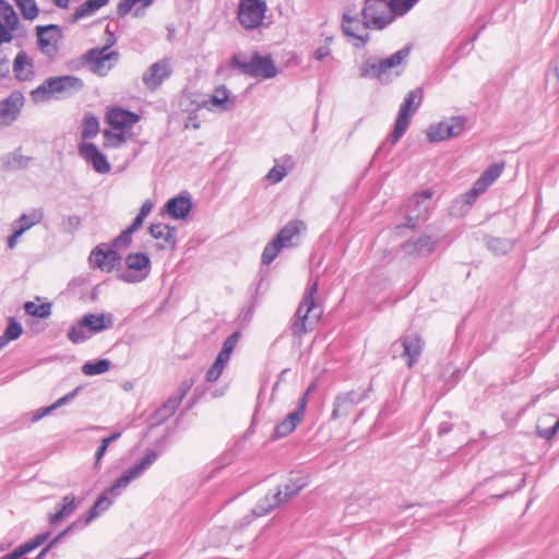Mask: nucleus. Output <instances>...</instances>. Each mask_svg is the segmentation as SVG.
Instances as JSON below:
<instances>
[{"mask_svg": "<svg viewBox=\"0 0 559 559\" xmlns=\"http://www.w3.org/2000/svg\"><path fill=\"white\" fill-rule=\"evenodd\" d=\"M424 92L421 87L409 91L400 106L394 129L391 134L379 145L376 155L386 156L391 148L405 134L413 115L421 105Z\"/></svg>", "mask_w": 559, "mask_h": 559, "instance_id": "1", "label": "nucleus"}, {"mask_svg": "<svg viewBox=\"0 0 559 559\" xmlns=\"http://www.w3.org/2000/svg\"><path fill=\"white\" fill-rule=\"evenodd\" d=\"M317 293L318 283L314 282L305 293L290 321V331L296 337L301 338L309 331H312L322 317L323 309L314 299Z\"/></svg>", "mask_w": 559, "mask_h": 559, "instance_id": "2", "label": "nucleus"}, {"mask_svg": "<svg viewBox=\"0 0 559 559\" xmlns=\"http://www.w3.org/2000/svg\"><path fill=\"white\" fill-rule=\"evenodd\" d=\"M84 88L82 79L75 75H60L46 79L31 92L34 102L48 99L53 95L72 96Z\"/></svg>", "mask_w": 559, "mask_h": 559, "instance_id": "3", "label": "nucleus"}, {"mask_svg": "<svg viewBox=\"0 0 559 559\" xmlns=\"http://www.w3.org/2000/svg\"><path fill=\"white\" fill-rule=\"evenodd\" d=\"M230 67L250 78L272 79L278 73L272 56H261L258 51L252 53L250 60H245L240 53L233 55Z\"/></svg>", "mask_w": 559, "mask_h": 559, "instance_id": "4", "label": "nucleus"}, {"mask_svg": "<svg viewBox=\"0 0 559 559\" xmlns=\"http://www.w3.org/2000/svg\"><path fill=\"white\" fill-rule=\"evenodd\" d=\"M411 45H406L402 49L395 51L388 58L378 59V58H368L360 66L359 73L361 78H374L378 79L382 83H388L385 80V74L388 70L400 66L411 52Z\"/></svg>", "mask_w": 559, "mask_h": 559, "instance_id": "5", "label": "nucleus"}, {"mask_svg": "<svg viewBox=\"0 0 559 559\" xmlns=\"http://www.w3.org/2000/svg\"><path fill=\"white\" fill-rule=\"evenodd\" d=\"M362 25L365 28L382 31L393 23V15L389 12V1L365 0L361 10Z\"/></svg>", "mask_w": 559, "mask_h": 559, "instance_id": "6", "label": "nucleus"}, {"mask_svg": "<svg viewBox=\"0 0 559 559\" xmlns=\"http://www.w3.org/2000/svg\"><path fill=\"white\" fill-rule=\"evenodd\" d=\"M127 271L118 275L124 283L134 284L144 281L151 272V259L146 253L135 252L126 257Z\"/></svg>", "mask_w": 559, "mask_h": 559, "instance_id": "7", "label": "nucleus"}, {"mask_svg": "<svg viewBox=\"0 0 559 559\" xmlns=\"http://www.w3.org/2000/svg\"><path fill=\"white\" fill-rule=\"evenodd\" d=\"M266 8L264 0H240L237 19L246 29H255L262 24Z\"/></svg>", "mask_w": 559, "mask_h": 559, "instance_id": "8", "label": "nucleus"}, {"mask_svg": "<svg viewBox=\"0 0 559 559\" xmlns=\"http://www.w3.org/2000/svg\"><path fill=\"white\" fill-rule=\"evenodd\" d=\"M371 390L372 385L369 384L367 389L350 390L348 392L338 393L334 397L331 418L336 420L342 417H347L357 404L368 399Z\"/></svg>", "mask_w": 559, "mask_h": 559, "instance_id": "9", "label": "nucleus"}, {"mask_svg": "<svg viewBox=\"0 0 559 559\" xmlns=\"http://www.w3.org/2000/svg\"><path fill=\"white\" fill-rule=\"evenodd\" d=\"M466 122L464 116L450 117L439 123L431 124L427 131V138L429 142L437 143L459 136L465 130Z\"/></svg>", "mask_w": 559, "mask_h": 559, "instance_id": "10", "label": "nucleus"}, {"mask_svg": "<svg viewBox=\"0 0 559 559\" xmlns=\"http://www.w3.org/2000/svg\"><path fill=\"white\" fill-rule=\"evenodd\" d=\"M432 195L433 191L431 189H425L408 198L406 202L407 214L406 223L403 225L404 227L415 229L418 219L425 221L427 218L429 202Z\"/></svg>", "mask_w": 559, "mask_h": 559, "instance_id": "11", "label": "nucleus"}, {"mask_svg": "<svg viewBox=\"0 0 559 559\" xmlns=\"http://www.w3.org/2000/svg\"><path fill=\"white\" fill-rule=\"evenodd\" d=\"M157 457L158 453L155 450H150L135 465L117 478L107 491L114 496H119V490L121 488H127L133 479L140 477L145 469H147L157 460Z\"/></svg>", "mask_w": 559, "mask_h": 559, "instance_id": "12", "label": "nucleus"}, {"mask_svg": "<svg viewBox=\"0 0 559 559\" xmlns=\"http://www.w3.org/2000/svg\"><path fill=\"white\" fill-rule=\"evenodd\" d=\"M311 388H309L302 396L298 400L297 407L290 412L280 424H277L272 433L273 440H278L290 435L297 426L302 421L306 413L308 395Z\"/></svg>", "mask_w": 559, "mask_h": 559, "instance_id": "13", "label": "nucleus"}, {"mask_svg": "<svg viewBox=\"0 0 559 559\" xmlns=\"http://www.w3.org/2000/svg\"><path fill=\"white\" fill-rule=\"evenodd\" d=\"M122 258L118 250L108 248L107 243H99L96 246L88 258L90 266L92 269H99L104 272H111L120 264Z\"/></svg>", "mask_w": 559, "mask_h": 559, "instance_id": "14", "label": "nucleus"}, {"mask_svg": "<svg viewBox=\"0 0 559 559\" xmlns=\"http://www.w3.org/2000/svg\"><path fill=\"white\" fill-rule=\"evenodd\" d=\"M82 59L90 64L92 72L103 76L112 68V64L107 62L112 59L117 61L118 52L107 51L106 48H92L82 56Z\"/></svg>", "mask_w": 559, "mask_h": 559, "instance_id": "15", "label": "nucleus"}, {"mask_svg": "<svg viewBox=\"0 0 559 559\" xmlns=\"http://www.w3.org/2000/svg\"><path fill=\"white\" fill-rule=\"evenodd\" d=\"M438 239L429 235H420L417 238L408 239L402 245L405 255L412 258H424L431 254L437 246Z\"/></svg>", "mask_w": 559, "mask_h": 559, "instance_id": "16", "label": "nucleus"}, {"mask_svg": "<svg viewBox=\"0 0 559 559\" xmlns=\"http://www.w3.org/2000/svg\"><path fill=\"white\" fill-rule=\"evenodd\" d=\"M24 105V95L13 91L5 99L0 102V127L11 126L19 117Z\"/></svg>", "mask_w": 559, "mask_h": 559, "instance_id": "17", "label": "nucleus"}, {"mask_svg": "<svg viewBox=\"0 0 559 559\" xmlns=\"http://www.w3.org/2000/svg\"><path fill=\"white\" fill-rule=\"evenodd\" d=\"M81 157L92 165L93 169L102 175L108 174L111 169L106 155L99 151L93 142H85L79 146Z\"/></svg>", "mask_w": 559, "mask_h": 559, "instance_id": "18", "label": "nucleus"}, {"mask_svg": "<svg viewBox=\"0 0 559 559\" xmlns=\"http://www.w3.org/2000/svg\"><path fill=\"white\" fill-rule=\"evenodd\" d=\"M403 347V357L406 358V365L412 368L420 358L424 342L418 333H406L399 338Z\"/></svg>", "mask_w": 559, "mask_h": 559, "instance_id": "19", "label": "nucleus"}, {"mask_svg": "<svg viewBox=\"0 0 559 559\" xmlns=\"http://www.w3.org/2000/svg\"><path fill=\"white\" fill-rule=\"evenodd\" d=\"M171 72L169 62L165 59L159 60L148 67L142 80L148 88L155 90L171 75Z\"/></svg>", "mask_w": 559, "mask_h": 559, "instance_id": "20", "label": "nucleus"}, {"mask_svg": "<svg viewBox=\"0 0 559 559\" xmlns=\"http://www.w3.org/2000/svg\"><path fill=\"white\" fill-rule=\"evenodd\" d=\"M115 322L112 313H93L88 312L82 317V324L87 326V332H92L93 335L102 333L108 329H111Z\"/></svg>", "mask_w": 559, "mask_h": 559, "instance_id": "21", "label": "nucleus"}, {"mask_svg": "<svg viewBox=\"0 0 559 559\" xmlns=\"http://www.w3.org/2000/svg\"><path fill=\"white\" fill-rule=\"evenodd\" d=\"M106 119L114 129L122 131L135 124L140 116L131 110L116 107L108 111Z\"/></svg>", "mask_w": 559, "mask_h": 559, "instance_id": "22", "label": "nucleus"}, {"mask_svg": "<svg viewBox=\"0 0 559 559\" xmlns=\"http://www.w3.org/2000/svg\"><path fill=\"white\" fill-rule=\"evenodd\" d=\"M148 233L154 239H162L163 243H157L160 250L175 249L177 243V228L169 225L163 224H151Z\"/></svg>", "mask_w": 559, "mask_h": 559, "instance_id": "23", "label": "nucleus"}, {"mask_svg": "<svg viewBox=\"0 0 559 559\" xmlns=\"http://www.w3.org/2000/svg\"><path fill=\"white\" fill-rule=\"evenodd\" d=\"M306 229V224L301 219L289 221L275 236V240L283 248H290L294 246L293 238L298 236L301 230Z\"/></svg>", "mask_w": 559, "mask_h": 559, "instance_id": "24", "label": "nucleus"}, {"mask_svg": "<svg viewBox=\"0 0 559 559\" xmlns=\"http://www.w3.org/2000/svg\"><path fill=\"white\" fill-rule=\"evenodd\" d=\"M165 209L173 218L183 219L189 215L192 202L189 195H178L168 200Z\"/></svg>", "mask_w": 559, "mask_h": 559, "instance_id": "25", "label": "nucleus"}, {"mask_svg": "<svg viewBox=\"0 0 559 559\" xmlns=\"http://www.w3.org/2000/svg\"><path fill=\"white\" fill-rule=\"evenodd\" d=\"M360 28V23L357 16H350L347 13H344L342 16V31L348 36L358 40L354 46L356 48H360L365 46L369 41V34L359 35L357 31Z\"/></svg>", "mask_w": 559, "mask_h": 559, "instance_id": "26", "label": "nucleus"}, {"mask_svg": "<svg viewBox=\"0 0 559 559\" xmlns=\"http://www.w3.org/2000/svg\"><path fill=\"white\" fill-rule=\"evenodd\" d=\"M13 71L16 79L21 82L28 81L34 78V64L25 51L21 50L17 52L13 62Z\"/></svg>", "mask_w": 559, "mask_h": 559, "instance_id": "27", "label": "nucleus"}, {"mask_svg": "<svg viewBox=\"0 0 559 559\" xmlns=\"http://www.w3.org/2000/svg\"><path fill=\"white\" fill-rule=\"evenodd\" d=\"M282 504V488L273 495H266L261 498L252 509V514L257 518L264 516Z\"/></svg>", "mask_w": 559, "mask_h": 559, "instance_id": "28", "label": "nucleus"}, {"mask_svg": "<svg viewBox=\"0 0 559 559\" xmlns=\"http://www.w3.org/2000/svg\"><path fill=\"white\" fill-rule=\"evenodd\" d=\"M559 430V417L554 414H545L538 418L536 432L538 437L551 440Z\"/></svg>", "mask_w": 559, "mask_h": 559, "instance_id": "29", "label": "nucleus"}, {"mask_svg": "<svg viewBox=\"0 0 559 559\" xmlns=\"http://www.w3.org/2000/svg\"><path fill=\"white\" fill-rule=\"evenodd\" d=\"M49 31H60V28L56 24L38 25L36 27L37 44L43 53L52 57L57 52V47L51 44V38L46 36Z\"/></svg>", "mask_w": 559, "mask_h": 559, "instance_id": "30", "label": "nucleus"}, {"mask_svg": "<svg viewBox=\"0 0 559 559\" xmlns=\"http://www.w3.org/2000/svg\"><path fill=\"white\" fill-rule=\"evenodd\" d=\"M57 511L55 514H50L49 516V524L55 525L59 521H61L63 518L72 514L74 510L76 509L75 506V497L72 493L66 495L61 502L57 504Z\"/></svg>", "mask_w": 559, "mask_h": 559, "instance_id": "31", "label": "nucleus"}, {"mask_svg": "<svg viewBox=\"0 0 559 559\" xmlns=\"http://www.w3.org/2000/svg\"><path fill=\"white\" fill-rule=\"evenodd\" d=\"M108 495L109 492L107 490L100 493V496L91 507L88 515L83 520L81 527L87 526L93 520L99 516L100 513L109 509V507L112 504V500L108 497Z\"/></svg>", "mask_w": 559, "mask_h": 559, "instance_id": "32", "label": "nucleus"}, {"mask_svg": "<svg viewBox=\"0 0 559 559\" xmlns=\"http://www.w3.org/2000/svg\"><path fill=\"white\" fill-rule=\"evenodd\" d=\"M109 0H86L75 8L72 14V21L78 22L84 17L93 15L102 7L108 4Z\"/></svg>", "mask_w": 559, "mask_h": 559, "instance_id": "33", "label": "nucleus"}, {"mask_svg": "<svg viewBox=\"0 0 559 559\" xmlns=\"http://www.w3.org/2000/svg\"><path fill=\"white\" fill-rule=\"evenodd\" d=\"M22 333V324L14 317H10L8 320V326L5 328L3 334L0 335V350L11 341L17 340Z\"/></svg>", "mask_w": 559, "mask_h": 559, "instance_id": "34", "label": "nucleus"}, {"mask_svg": "<svg viewBox=\"0 0 559 559\" xmlns=\"http://www.w3.org/2000/svg\"><path fill=\"white\" fill-rule=\"evenodd\" d=\"M306 486L307 479L305 477H290L284 485V490L282 489V503L298 495Z\"/></svg>", "mask_w": 559, "mask_h": 559, "instance_id": "35", "label": "nucleus"}, {"mask_svg": "<svg viewBox=\"0 0 559 559\" xmlns=\"http://www.w3.org/2000/svg\"><path fill=\"white\" fill-rule=\"evenodd\" d=\"M44 218V211L41 209H33L29 213H23L12 224V227L22 226L27 231L36 224L40 223Z\"/></svg>", "mask_w": 559, "mask_h": 559, "instance_id": "36", "label": "nucleus"}, {"mask_svg": "<svg viewBox=\"0 0 559 559\" xmlns=\"http://www.w3.org/2000/svg\"><path fill=\"white\" fill-rule=\"evenodd\" d=\"M503 171V164L493 163L488 166L476 180L486 190L500 177Z\"/></svg>", "mask_w": 559, "mask_h": 559, "instance_id": "37", "label": "nucleus"}, {"mask_svg": "<svg viewBox=\"0 0 559 559\" xmlns=\"http://www.w3.org/2000/svg\"><path fill=\"white\" fill-rule=\"evenodd\" d=\"M31 157L24 156L21 148L3 157V166L10 170L25 169L28 166Z\"/></svg>", "mask_w": 559, "mask_h": 559, "instance_id": "38", "label": "nucleus"}, {"mask_svg": "<svg viewBox=\"0 0 559 559\" xmlns=\"http://www.w3.org/2000/svg\"><path fill=\"white\" fill-rule=\"evenodd\" d=\"M92 336V332H87V326L82 324V318L73 323L67 333L68 340L73 344L84 343Z\"/></svg>", "mask_w": 559, "mask_h": 559, "instance_id": "39", "label": "nucleus"}, {"mask_svg": "<svg viewBox=\"0 0 559 559\" xmlns=\"http://www.w3.org/2000/svg\"><path fill=\"white\" fill-rule=\"evenodd\" d=\"M99 132V122L95 115L86 114L82 120L81 138L88 140L96 136Z\"/></svg>", "mask_w": 559, "mask_h": 559, "instance_id": "40", "label": "nucleus"}, {"mask_svg": "<svg viewBox=\"0 0 559 559\" xmlns=\"http://www.w3.org/2000/svg\"><path fill=\"white\" fill-rule=\"evenodd\" d=\"M49 537H50L49 531L40 533V534L36 535L34 538H32V539L27 540L26 543L16 547L15 550L21 558V557L29 554L31 551L35 550L39 546H41Z\"/></svg>", "mask_w": 559, "mask_h": 559, "instance_id": "41", "label": "nucleus"}, {"mask_svg": "<svg viewBox=\"0 0 559 559\" xmlns=\"http://www.w3.org/2000/svg\"><path fill=\"white\" fill-rule=\"evenodd\" d=\"M419 0H389V12L393 21L397 16H404Z\"/></svg>", "mask_w": 559, "mask_h": 559, "instance_id": "42", "label": "nucleus"}, {"mask_svg": "<svg viewBox=\"0 0 559 559\" xmlns=\"http://www.w3.org/2000/svg\"><path fill=\"white\" fill-rule=\"evenodd\" d=\"M110 365H111V361L108 359H105V358H100L97 360H90L83 365L82 371L86 376L102 374L109 370Z\"/></svg>", "mask_w": 559, "mask_h": 559, "instance_id": "43", "label": "nucleus"}, {"mask_svg": "<svg viewBox=\"0 0 559 559\" xmlns=\"http://www.w3.org/2000/svg\"><path fill=\"white\" fill-rule=\"evenodd\" d=\"M24 310L28 316L45 319L51 314V304L44 302L37 305L34 301H26L24 304Z\"/></svg>", "mask_w": 559, "mask_h": 559, "instance_id": "44", "label": "nucleus"}, {"mask_svg": "<svg viewBox=\"0 0 559 559\" xmlns=\"http://www.w3.org/2000/svg\"><path fill=\"white\" fill-rule=\"evenodd\" d=\"M25 20H34L39 13V9L35 0H14Z\"/></svg>", "mask_w": 559, "mask_h": 559, "instance_id": "45", "label": "nucleus"}, {"mask_svg": "<svg viewBox=\"0 0 559 559\" xmlns=\"http://www.w3.org/2000/svg\"><path fill=\"white\" fill-rule=\"evenodd\" d=\"M240 337V332L236 331L231 333L223 343V346L216 358H222L225 362L228 361L238 340Z\"/></svg>", "mask_w": 559, "mask_h": 559, "instance_id": "46", "label": "nucleus"}, {"mask_svg": "<svg viewBox=\"0 0 559 559\" xmlns=\"http://www.w3.org/2000/svg\"><path fill=\"white\" fill-rule=\"evenodd\" d=\"M282 249H283V247L280 243H277V241L275 239H273L272 241L266 243V246L264 247L262 254H261L262 264H264V265L271 264L275 260V258L277 257V254L280 253V251Z\"/></svg>", "mask_w": 559, "mask_h": 559, "instance_id": "47", "label": "nucleus"}, {"mask_svg": "<svg viewBox=\"0 0 559 559\" xmlns=\"http://www.w3.org/2000/svg\"><path fill=\"white\" fill-rule=\"evenodd\" d=\"M103 136H104V146L106 148L120 147L127 141V138L122 132L118 133V132H112L110 130H104Z\"/></svg>", "mask_w": 559, "mask_h": 559, "instance_id": "48", "label": "nucleus"}, {"mask_svg": "<svg viewBox=\"0 0 559 559\" xmlns=\"http://www.w3.org/2000/svg\"><path fill=\"white\" fill-rule=\"evenodd\" d=\"M488 248L499 254H506L513 245L506 238L489 237L487 240Z\"/></svg>", "mask_w": 559, "mask_h": 559, "instance_id": "49", "label": "nucleus"}, {"mask_svg": "<svg viewBox=\"0 0 559 559\" xmlns=\"http://www.w3.org/2000/svg\"><path fill=\"white\" fill-rule=\"evenodd\" d=\"M486 189L483 186H479L477 181H475L473 187L462 195V202H464L467 207H471L476 202L479 194L484 193Z\"/></svg>", "mask_w": 559, "mask_h": 559, "instance_id": "50", "label": "nucleus"}, {"mask_svg": "<svg viewBox=\"0 0 559 559\" xmlns=\"http://www.w3.org/2000/svg\"><path fill=\"white\" fill-rule=\"evenodd\" d=\"M154 0H121L117 5V13L119 16H126L136 3H142L144 7H148Z\"/></svg>", "mask_w": 559, "mask_h": 559, "instance_id": "51", "label": "nucleus"}, {"mask_svg": "<svg viewBox=\"0 0 559 559\" xmlns=\"http://www.w3.org/2000/svg\"><path fill=\"white\" fill-rule=\"evenodd\" d=\"M229 98V90L222 85L219 87H216L213 95H212V103L215 106H222L225 109H228L229 107L226 105Z\"/></svg>", "mask_w": 559, "mask_h": 559, "instance_id": "52", "label": "nucleus"}, {"mask_svg": "<svg viewBox=\"0 0 559 559\" xmlns=\"http://www.w3.org/2000/svg\"><path fill=\"white\" fill-rule=\"evenodd\" d=\"M81 223L79 215H70L61 223V229L66 234L73 235L79 230Z\"/></svg>", "mask_w": 559, "mask_h": 559, "instance_id": "53", "label": "nucleus"}, {"mask_svg": "<svg viewBox=\"0 0 559 559\" xmlns=\"http://www.w3.org/2000/svg\"><path fill=\"white\" fill-rule=\"evenodd\" d=\"M226 364L227 362L222 360V358H215L214 362L206 372V381L215 382L221 377Z\"/></svg>", "mask_w": 559, "mask_h": 559, "instance_id": "54", "label": "nucleus"}, {"mask_svg": "<svg viewBox=\"0 0 559 559\" xmlns=\"http://www.w3.org/2000/svg\"><path fill=\"white\" fill-rule=\"evenodd\" d=\"M132 235H133V233L131 230H129L128 228L124 229L123 231H121V234L119 236H117L112 240L111 248L117 250L118 248L129 247L132 242Z\"/></svg>", "mask_w": 559, "mask_h": 559, "instance_id": "55", "label": "nucleus"}, {"mask_svg": "<svg viewBox=\"0 0 559 559\" xmlns=\"http://www.w3.org/2000/svg\"><path fill=\"white\" fill-rule=\"evenodd\" d=\"M287 171L284 166H274L266 175V179L273 183H277L284 179Z\"/></svg>", "mask_w": 559, "mask_h": 559, "instance_id": "56", "label": "nucleus"}, {"mask_svg": "<svg viewBox=\"0 0 559 559\" xmlns=\"http://www.w3.org/2000/svg\"><path fill=\"white\" fill-rule=\"evenodd\" d=\"M180 397L173 395L162 405L163 412L173 416L181 404Z\"/></svg>", "mask_w": 559, "mask_h": 559, "instance_id": "57", "label": "nucleus"}, {"mask_svg": "<svg viewBox=\"0 0 559 559\" xmlns=\"http://www.w3.org/2000/svg\"><path fill=\"white\" fill-rule=\"evenodd\" d=\"M238 453L234 449L225 451L218 459L217 463L219 467L230 465L237 457Z\"/></svg>", "mask_w": 559, "mask_h": 559, "instance_id": "58", "label": "nucleus"}, {"mask_svg": "<svg viewBox=\"0 0 559 559\" xmlns=\"http://www.w3.org/2000/svg\"><path fill=\"white\" fill-rule=\"evenodd\" d=\"M171 416L168 413L163 412V407L160 406L158 409H156L151 416H150V423L152 426H158L162 425L164 421H166Z\"/></svg>", "mask_w": 559, "mask_h": 559, "instance_id": "59", "label": "nucleus"}, {"mask_svg": "<svg viewBox=\"0 0 559 559\" xmlns=\"http://www.w3.org/2000/svg\"><path fill=\"white\" fill-rule=\"evenodd\" d=\"M82 390V385L76 386L71 392L67 393L62 397L58 399L52 405L57 409L58 407H61L69 403L71 400H73Z\"/></svg>", "mask_w": 559, "mask_h": 559, "instance_id": "60", "label": "nucleus"}, {"mask_svg": "<svg viewBox=\"0 0 559 559\" xmlns=\"http://www.w3.org/2000/svg\"><path fill=\"white\" fill-rule=\"evenodd\" d=\"M56 408L53 407V405L51 404L50 406H46V407H40L38 409H36L34 413H33V416H32V423H36L38 420H40L41 418H44L45 416L51 414Z\"/></svg>", "mask_w": 559, "mask_h": 559, "instance_id": "61", "label": "nucleus"}, {"mask_svg": "<svg viewBox=\"0 0 559 559\" xmlns=\"http://www.w3.org/2000/svg\"><path fill=\"white\" fill-rule=\"evenodd\" d=\"M192 385H193L192 380H190V379L183 380L178 388V392H177L176 396L180 397V400L182 401L186 397V395L189 393V391L191 390Z\"/></svg>", "mask_w": 559, "mask_h": 559, "instance_id": "62", "label": "nucleus"}, {"mask_svg": "<svg viewBox=\"0 0 559 559\" xmlns=\"http://www.w3.org/2000/svg\"><path fill=\"white\" fill-rule=\"evenodd\" d=\"M330 53H331V49H330L329 45L325 44V45L320 46L319 48L316 49V51L313 53V58L316 60L321 61L324 58H326Z\"/></svg>", "mask_w": 559, "mask_h": 559, "instance_id": "63", "label": "nucleus"}, {"mask_svg": "<svg viewBox=\"0 0 559 559\" xmlns=\"http://www.w3.org/2000/svg\"><path fill=\"white\" fill-rule=\"evenodd\" d=\"M152 209H153V202L151 200H145L140 207L138 216L145 219L146 216L151 213Z\"/></svg>", "mask_w": 559, "mask_h": 559, "instance_id": "64", "label": "nucleus"}]
</instances>
